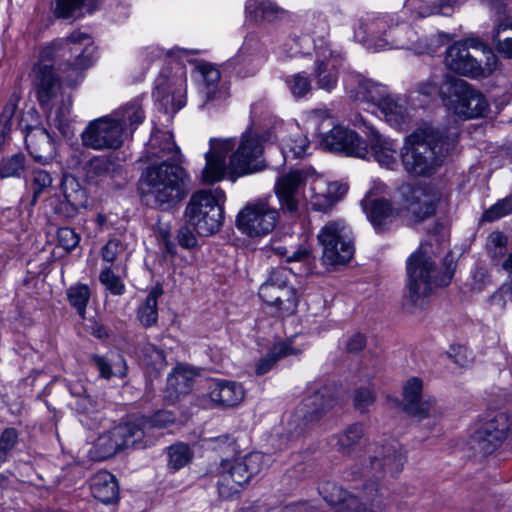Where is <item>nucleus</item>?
Instances as JSON below:
<instances>
[{
	"mask_svg": "<svg viewBox=\"0 0 512 512\" xmlns=\"http://www.w3.org/2000/svg\"><path fill=\"white\" fill-rule=\"evenodd\" d=\"M265 460L264 454L254 452L233 462H222L218 481L219 495L229 498L237 494L254 475L262 471Z\"/></svg>",
	"mask_w": 512,
	"mask_h": 512,
	"instance_id": "13",
	"label": "nucleus"
},
{
	"mask_svg": "<svg viewBox=\"0 0 512 512\" xmlns=\"http://www.w3.org/2000/svg\"><path fill=\"white\" fill-rule=\"evenodd\" d=\"M143 437L144 432L138 425L130 422L122 423L96 439L90 450V456L96 461L105 460L121 449L135 447Z\"/></svg>",
	"mask_w": 512,
	"mask_h": 512,
	"instance_id": "15",
	"label": "nucleus"
},
{
	"mask_svg": "<svg viewBox=\"0 0 512 512\" xmlns=\"http://www.w3.org/2000/svg\"><path fill=\"white\" fill-rule=\"evenodd\" d=\"M124 250V246L118 239H112L102 249V258L108 263H113Z\"/></svg>",
	"mask_w": 512,
	"mask_h": 512,
	"instance_id": "58",
	"label": "nucleus"
},
{
	"mask_svg": "<svg viewBox=\"0 0 512 512\" xmlns=\"http://www.w3.org/2000/svg\"><path fill=\"white\" fill-rule=\"evenodd\" d=\"M467 0H406L405 6L419 17L442 13L446 8H454Z\"/></svg>",
	"mask_w": 512,
	"mask_h": 512,
	"instance_id": "33",
	"label": "nucleus"
},
{
	"mask_svg": "<svg viewBox=\"0 0 512 512\" xmlns=\"http://www.w3.org/2000/svg\"><path fill=\"white\" fill-rule=\"evenodd\" d=\"M145 181L148 203L161 209L173 207L190 191V177L178 164L162 162L150 166L145 173Z\"/></svg>",
	"mask_w": 512,
	"mask_h": 512,
	"instance_id": "5",
	"label": "nucleus"
},
{
	"mask_svg": "<svg viewBox=\"0 0 512 512\" xmlns=\"http://www.w3.org/2000/svg\"><path fill=\"white\" fill-rule=\"evenodd\" d=\"M447 67L470 78H486L497 67V56L476 39L456 42L446 51Z\"/></svg>",
	"mask_w": 512,
	"mask_h": 512,
	"instance_id": "8",
	"label": "nucleus"
},
{
	"mask_svg": "<svg viewBox=\"0 0 512 512\" xmlns=\"http://www.w3.org/2000/svg\"><path fill=\"white\" fill-rule=\"evenodd\" d=\"M299 353V350L293 348L288 342L275 344L270 352L262 358L256 365V373L263 375L271 370L273 365L282 357Z\"/></svg>",
	"mask_w": 512,
	"mask_h": 512,
	"instance_id": "35",
	"label": "nucleus"
},
{
	"mask_svg": "<svg viewBox=\"0 0 512 512\" xmlns=\"http://www.w3.org/2000/svg\"><path fill=\"white\" fill-rule=\"evenodd\" d=\"M291 277V272L285 267L273 269L258 290L265 305L282 318L294 315L299 304L300 296Z\"/></svg>",
	"mask_w": 512,
	"mask_h": 512,
	"instance_id": "10",
	"label": "nucleus"
},
{
	"mask_svg": "<svg viewBox=\"0 0 512 512\" xmlns=\"http://www.w3.org/2000/svg\"><path fill=\"white\" fill-rule=\"evenodd\" d=\"M365 130L363 131L369 142L370 149L368 156H372L381 166L394 170L398 166V153L396 144L393 140L384 138L380 133L366 122H363Z\"/></svg>",
	"mask_w": 512,
	"mask_h": 512,
	"instance_id": "25",
	"label": "nucleus"
},
{
	"mask_svg": "<svg viewBox=\"0 0 512 512\" xmlns=\"http://www.w3.org/2000/svg\"><path fill=\"white\" fill-rule=\"evenodd\" d=\"M197 71L201 76L199 108L206 111L222 106L229 98V88L221 81L220 71L210 63H200Z\"/></svg>",
	"mask_w": 512,
	"mask_h": 512,
	"instance_id": "20",
	"label": "nucleus"
},
{
	"mask_svg": "<svg viewBox=\"0 0 512 512\" xmlns=\"http://www.w3.org/2000/svg\"><path fill=\"white\" fill-rule=\"evenodd\" d=\"M323 493H325L324 499L330 505L337 506V512H377L381 510V502L376 499L378 489L374 485L364 488L362 502L335 484L324 486Z\"/></svg>",
	"mask_w": 512,
	"mask_h": 512,
	"instance_id": "18",
	"label": "nucleus"
},
{
	"mask_svg": "<svg viewBox=\"0 0 512 512\" xmlns=\"http://www.w3.org/2000/svg\"><path fill=\"white\" fill-rule=\"evenodd\" d=\"M225 200V193L219 188L195 192L185 209L187 222L199 235L216 233L223 223Z\"/></svg>",
	"mask_w": 512,
	"mask_h": 512,
	"instance_id": "9",
	"label": "nucleus"
},
{
	"mask_svg": "<svg viewBox=\"0 0 512 512\" xmlns=\"http://www.w3.org/2000/svg\"><path fill=\"white\" fill-rule=\"evenodd\" d=\"M91 493L94 498L104 504L118 500L119 488L114 475L107 471H99L91 479Z\"/></svg>",
	"mask_w": 512,
	"mask_h": 512,
	"instance_id": "30",
	"label": "nucleus"
},
{
	"mask_svg": "<svg viewBox=\"0 0 512 512\" xmlns=\"http://www.w3.org/2000/svg\"><path fill=\"white\" fill-rule=\"evenodd\" d=\"M211 402L222 407H235L245 398V389L241 383L231 380H213L207 393Z\"/></svg>",
	"mask_w": 512,
	"mask_h": 512,
	"instance_id": "27",
	"label": "nucleus"
},
{
	"mask_svg": "<svg viewBox=\"0 0 512 512\" xmlns=\"http://www.w3.org/2000/svg\"><path fill=\"white\" fill-rule=\"evenodd\" d=\"M387 186L382 182H374L361 201L363 211L376 230H385L401 214L411 221L419 222L435 212L438 195L420 186L404 184L399 188L402 208L395 209L383 196Z\"/></svg>",
	"mask_w": 512,
	"mask_h": 512,
	"instance_id": "3",
	"label": "nucleus"
},
{
	"mask_svg": "<svg viewBox=\"0 0 512 512\" xmlns=\"http://www.w3.org/2000/svg\"><path fill=\"white\" fill-rule=\"evenodd\" d=\"M24 155L15 154L7 159H3L0 164V177H20L24 171Z\"/></svg>",
	"mask_w": 512,
	"mask_h": 512,
	"instance_id": "46",
	"label": "nucleus"
},
{
	"mask_svg": "<svg viewBox=\"0 0 512 512\" xmlns=\"http://www.w3.org/2000/svg\"><path fill=\"white\" fill-rule=\"evenodd\" d=\"M316 29H308L312 35L320 34L317 39L311 38L307 35L303 37L294 38L293 46L290 53L291 57L307 54L305 51L309 47L311 41L314 43L316 54L313 76L316 80V85L319 89L326 92L333 91L338 83L340 55L332 50L329 44L325 41L327 34V24L324 20H317Z\"/></svg>",
	"mask_w": 512,
	"mask_h": 512,
	"instance_id": "6",
	"label": "nucleus"
},
{
	"mask_svg": "<svg viewBox=\"0 0 512 512\" xmlns=\"http://www.w3.org/2000/svg\"><path fill=\"white\" fill-rule=\"evenodd\" d=\"M494 43L496 46V49L504 54L505 56L512 58V37H508L505 39H500L497 36L494 37Z\"/></svg>",
	"mask_w": 512,
	"mask_h": 512,
	"instance_id": "64",
	"label": "nucleus"
},
{
	"mask_svg": "<svg viewBox=\"0 0 512 512\" xmlns=\"http://www.w3.org/2000/svg\"><path fill=\"white\" fill-rule=\"evenodd\" d=\"M115 168V162L111 158L97 156L86 164V177L91 181H97L110 176L115 171Z\"/></svg>",
	"mask_w": 512,
	"mask_h": 512,
	"instance_id": "38",
	"label": "nucleus"
},
{
	"mask_svg": "<svg viewBox=\"0 0 512 512\" xmlns=\"http://www.w3.org/2000/svg\"><path fill=\"white\" fill-rule=\"evenodd\" d=\"M210 149L205 153V166L201 172L202 182L213 184L226 174L230 179L253 174L264 168L260 159L264 147L257 133L247 130L236 140L210 139Z\"/></svg>",
	"mask_w": 512,
	"mask_h": 512,
	"instance_id": "2",
	"label": "nucleus"
},
{
	"mask_svg": "<svg viewBox=\"0 0 512 512\" xmlns=\"http://www.w3.org/2000/svg\"><path fill=\"white\" fill-rule=\"evenodd\" d=\"M407 294L403 306L411 314L421 310L432 289L437 286H447L453 276L452 271L440 273L431 258L427 255L426 246L413 253L407 260Z\"/></svg>",
	"mask_w": 512,
	"mask_h": 512,
	"instance_id": "4",
	"label": "nucleus"
},
{
	"mask_svg": "<svg viewBox=\"0 0 512 512\" xmlns=\"http://www.w3.org/2000/svg\"><path fill=\"white\" fill-rule=\"evenodd\" d=\"M364 436L363 426L359 423L349 425L336 436V447L342 454H350Z\"/></svg>",
	"mask_w": 512,
	"mask_h": 512,
	"instance_id": "37",
	"label": "nucleus"
},
{
	"mask_svg": "<svg viewBox=\"0 0 512 512\" xmlns=\"http://www.w3.org/2000/svg\"><path fill=\"white\" fill-rule=\"evenodd\" d=\"M438 130L426 127L409 136L401 153L405 170L412 175H427L434 171L447 150Z\"/></svg>",
	"mask_w": 512,
	"mask_h": 512,
	"instance_id": "7",
	"label": "nucleus"
},
{
	"mask_svg": "<svg viewBox=\"0 0 512 512\" xmlns=\"http://www.w3.org/2000/svg\"><path fill=\"white\" fill-rule=\"evenodd\" d=\"M307 177L308 172L294 170L278 178L275 184V193L283 211L293 213L298 210L302 189Z\"/></svg>",
	"mask_w": 512,
	"mask_h": 512,
	"instance_id": "24",
	"label": "nucleus"
},
{
	"mask_svg": "<svg viewBox=\"0 0 512 512\" xmlns=\"http://www.w3.org/2000/svg\"><path fill=\"white\" fill-rule=\"evenodd\" d=\"M357 99L367 100L376 105L387 123L395 128H402L410 113L406 99L388 93L386 87L366 80L359 83Z\"/></svg>",
	"mask_w": 512,
	"mask_h": 512,
	"instance_id": "14",
	"label": "nucleus"
},
{
	"mask_svg": "<svg viewBox=\"0 0 512 512\" xmlns=\"http://www.w3.org/2000/svg\"><path fill=\"white\" fill-rule=\"evenodd\" d=\"M423 382L417 377H413L407 381L404 386L403 394L405 400L406 412L418 419L437 420L443 414L441 407L432 397H422Z\"/></svg>",
	"mask_w": 512,
	"mask_h": 512,
	"instance_id": "21",
	"label": "nucleus"
},
{
	"mask_svg": "<svg viewBox=\"0 0 512 512\" xmlns=\"http://www.w3.org/2000/svg\"><path fill=\"white\" fill-rule=\"evenodd\" d=\"M144 361L147 365L161 370L166 365L164 352L153 344H147L143 348Z\"/></svg>",
	"mask_w": 512,
	"mask_h": 512,
	"instance_id": "50",
	"label": "nucleus"
},
{
	"mask_svg": "<svg viewBox=\"0 0 512 512\" xmlns=\"http://www.w3.org/2000/svg\"><path fill=\"white\" fill-rule=\"evenodd\" d=\"M448 356L460 367H468L472 361V353L463 345H452L448 350Z\"/></svg>",
	"mask_w": 512,
	"mask_h": 512,
	"instance_id": "56",
	"label": "nucleus"
},
{
	"mask_svg": "<svg viewBox=\"0 0 512 512\" xmlns=\"http://www.w3.org/2000/svg\"><path fill=\"white\" fill-rule=\"evenodd\" d=\"M447 77H453L452 75H446L443 80L440 81L439 77L433 75L430 80L422 83L419 86V92L424 95H433L438 93L440 95V88L445 84Z\"/></svg>",
	"mask_w": 512,
	"mask_h": 512,
	"instance_id": "60",
	"label": "nucleus"
},
{
	"mask_svg": "<svg viewBox=\"0 0 512 512\" xmlns=\"http://www.w3.org/2000/svg\"><path fill=\"white\" fill-rule=\"evenodd\" d=\"M158 139L163 141V147L161 149L164 154H179V148L174 143L173 136L170 132H160L155 134L151 139L152 145H156Z\"/></svg>",
	"mask_w": 512,
	"mask_h": 512,
	"instance_id": "59",
	"label": "nucleus"
},
{
	"mask_svg": "<svg viewBox=\"0 0 512 512\" xmlns=\"http://www.w3.org/2000/svg\"><path fill=\"white\" fill-rule=\"evenodd\" d=\"M336 405L335 391L331 386H321L309 394L297 409L293 434L299 435L309 423H315L324 417Z\"/></svg>",
	"mask_w": 512,
	"mask_h": 512,
	"instance_id": "17",
	"label": "nucleus"
},
{
	"mask_svg": "<svg viewBox=\"0 0 512 512\" xmlns=\"http://www.w3.org/2000/svg\"><path fill=\"white\" fill-rule=\"evenodd\" d=\"M197 373L190 367L178 365L167 377L166 399L174 403L180 396L187 395L191 389Z\"/></svg>",
	"mask_w": 512,
	"mask_h": 512,
	"instance_id": "28",
	"label": "nucleus"
},
{
	"mask_svg": "<svg viewBox=\"0 0 512 512\" xmlns=\"http://www.w3.org/2000/svg\"><path fill=\"white\" fill-rule=\"evenodd\" d=\"M322 144L330 151L343 152L348 156L366 158L369 148L359 135L342 126L333 127L322 138Z\"/></svg>",
	"mask_w": 512,
	"mask_h": 512,
	"instance_id": "22",
	"label": "nucleus"
},
{
	"mask_svg": "<svg viewBox=\"0 0 512 512\" xmlns=\"http://www.w3.org/2000/svg\"><path fill=\"white\" fill-rule=\"evenodd\" d=\"M52 184L51 175L45 170H34L33 171V199L32 204H35L38 200L39 195L44 190L50 188Z\"/></svg>",
	"mask_w": 512,
	"mask_h": 512,
	"instance_id": "51",
	"label": "nucleus"
},
{
	"mask_svg": "<svg viewBox=\"0 0 512 512\" xmlns=\"http://www.w3.org/2000/svg\"><path fill=\"white\" fill-rule=\"evenodd\" d=\"M375 395L371 388L362 387L356 389L353 394V406L361 414L367 412L374 404Z\"/></svg>",
	"mask_w": 512,
	"mask_h": 512,
	"instance_id": "49",
	"label": "nucleus"
},
{
	"mask_svg": "<svg viewBox=\"0 0 512 512\" xmlns=\"http://www.w3.org/2000/svg\"><path fill=\"white\" fill-rule=\"evenodd\" d=\"M286 84L295 98L305 97L312 90L311 80L304 73H295L288 76Z\"/></svg>",
	"mask_w": 512,
	"mask_h": 512,
	"instance_id": "44",
	"label": "nucleus"
},
{
	"mask_svg": "<svg viewBox=\"0 0 512 512\" xmlns=\"http://www.w3.org/2000/svg\"><path fill=\"white\" fill-rule=\"evenodd\" d=\"M309 148V140L302 134H296L289 137L282 145V154L284 158L303 157Z\"/></svg>",
	"mask_w": 512,
	"mask_h": 512,
	"instance_id": "43",
	"label": "nucleus"
},
{
	"mask_svg": "<svg viewBox=\"0 0 512 512\" xmlns=\"http://www.w3.org/2000/svg\"><path fill=\"white\" fill-rule=\"evenodd\" d=\"M317 238L322 246V260L325 265H343L353 257V233L343 219L327 222L319 231Z\"/></svg>",
	"mask_w": 512,
	"mask_h": 512,
	"instance_id": "12",
	"label": "nucleus"
},
{
	"mask_svg": "<svg viewBox=\"0 0 512 512\" xmlns=\"http://www.w3.org/2000/svg\"><path fill=\"white\" fill-rule=\"evenodd\" d=\"M30 155L41 164L49 163L55 155V147L49 133L42 128L31 131L26 136Z\"/></svg>",
	"mask_w": 512,
	"mask_h": 512,
	"instance_id": "29",
	"label": "nucleus"
},
{
	"mask_svg": "<svg viewBox=\"0 0 512 512\" xmlns=\"http://www.w3.org/2000/svg\"><path fill=\"white\" fill-rule=\"evenodd\" d=\"M403 463L404 457L402 454L398 453L395 448L389 447L385 449V454L382 459H379L378 456L371 459L370 466L365 467L363 471V476L367 478H379L382 476L384 466L390 473H398Z\"/></svg>",
	"mask_w": 512,
	"mask_h": 512,
	"instance_id": "31",
	"label": "nucleus"
},
{
	"mask_svg": "<svg viewBox=\"0 0 512 512\" xmlns=\"http://www.w3.org/2000/svg\"><path fill=\"white\" fill-rule=\"evenodd\" d=\"M71 108V99L68 97L63 101V106L55 111V115L49 116L51 122L60 130L62 134H66L69 126V115Z\"/></svg>",
	"mask_w": 512,
	"mask_h": 512,
	"instance_id": "52",
	"label": "nucleus"
},
{
	"mask_svg": "<svg viewBox=\"0 0 512 512\" xmlns=\"http://www.w3.org/2000/svg\"><path fill=\"white\" fill-rule=\"evenodd\" d=\"M18 442V432L15 428H6L0 435V454L7 460L10 452Z\"/></svg>",
	"mask_w": 512,
	"mask_h": 512,
	"instance_id": "55",
	"label": "nucleus"
},
{
	"mask_svg": "<svg viewBox=\"0 0 512 512\" xmlns=\"http://www.w3.org/2000/svg\"><path fill=\"white\" fill-rule=\"evenodd\" d=\"M92 361L103 378L109 379L111 376L124 377L126 375V364L120 355L113 358L93 356Z\"/></svg>",
	"mask_w": 512,
	"mask_h": 512,
	"instance_id": "36",
	"label": "nucleus"
},
{
	"mask_svg": "<svg viewBox=\"0 0 512 512\" xmlns=\"http://www.w3.org/2000/svg\"><path fill=\"white\" fill-rule=\"evenodd\" d=\"M440 97L448 110L463 118L482 117L489 110L484 95L456 77H447L440 88Z\"/></svg>",
	"mask_w": 512,
	"mask_h": 512,
	"instance_id": "11",
	"label": "nucleus"
},
{
	"mask_svg": "<svg viewBox=\"0 0 512 512\" xmlns=\"http://www.w3.org/2000/svg\"><path fill=\"white\" fill-rule=\"evenodd\" d=\"M85 147L94 150L117 149L124 141V128L112 116L95 119L81 133Z\"/></svg>",
	"mask_w": 512,
	"mask_h": 512,
	"instance_id": "16",
	"label": "nucleus"
},
{
	"mask_svg": "<svg viewBox=\"0 0 512 512\" xmlns=\"http://www.w3.org/2000/svg\"><path fill=\"white\" fill-rule=\"evenodd\" d=\"M112 117L119 121L124 129L129 125L133 131L135 126L142 123L144 114L141 105L138 102H132L122 107Z\"/></svg>",
	"mask_w": 512,
	"mask_h": 512,
	"instance_id": "39",
	"label": "nucleus"
},
{
	"mask_svg": "<svg viewBox=\"0 0 512 512\" xmlns=\"http://www.w3.org/2000/svg\"><path fill=\"white\" fill-rule=\"evenodd\" d=\"M174 417L168 411H159L155 413L152 417L148 419H144L141 424L138 426L143 430L144 434L148 428L156 427V428H164L168 424L173 423ZM137 425V423H135Z\"/></svg>",
	"mask_w": 512,
	"mask_h": 512,
	"instance_id": "53",
	"label": "nucleus"
},
{
	"mask_svg": "<svg viewBox=\"0 0 512 512\" xmlns=\"http://www.w3.org/2000/svg\"><path fill=\"white\" fill-rule=\"evenodd\" d=\"M366 345V339L364 335L362 334H355L353 335L346 344L347 351L349 352H359L361 351Z\"/></svg>",
	"mask_w": 512,
	"mask_h": 512,
	"instance_id": "63",
	"label": "nucleus"
},
{
	"mask_svg": "<svg viewBox=\"0 0 512 512\" xmlns=\"http://www.w3.org/2000/svg\"><path fill=\"white\" fill-rule=\"evenodd\" d=\"M70 185L72 188L73 186H75L77 189L73 190L72 192H68L67 185L65 186L64 196L67 202L70 203L72 207L75 209L85 207L87 204L85 191L78 188L79 185L75 181H72Z\"/></svg>",
	"mask_w": 512,
	"mask_h": 512,
	"instance_id": "57",
	"label": "nucleus"
},
{
	"mask_svg": "<svg viewBox=\"0 0 512 512\" xmlns=\"http://www.w3.org/2000/svg\"><path fill=\"white\" fill-rule=\"evenodd\" d=\"M510 426L509 418L506 414H496L474 435V448L483 455L491 454L505 440Z\"/></svg>",
	"mask_w": 512,
	"mask_h": 512,
	"instance_id": "23",
	"label": "nucleus"
},
{
	"mask_svg": "<svg viewBox=\"0 0 512 512\" xmlns=\"http://www.w3.org/2000/svg\"><path fill=\"white\" fill-rule=\"evenodd\" d=\"M86 0H56L55 16L67 19L82 15Z\"/></svg>",
	"mask_w": 512,
	"mask_h": 512,
	"instance_id": "45",
	"label": "nucleus"
},
{
	"mask_svg": "<svg viewBox=\"0 0 512 512\" xmlns=\"http://www.w3.org/2000/svg\"><path fill=\"white\" fill-rule=\"evenodd\" d=\"M94 53L95 47L90 36L79 31L71 33L67 38L56 39L42 50L33 73L38 101L43 108L50 109L60 90V80L51 61L59 58L66 62L71 75L65 80L72 85L77 82L80 71L92 64Z\"/></svg>",
	"mask_w": 512,
	"mask_h": 512,
	"instance_id": "1",
	"label": "nucleus"
},
{
	"mask_svg": "<svg viewBox=\"0 0 512 512\" xmlns=\"http://www.w3.org/2000/svg\"><path fill=\"white\" fill-rule=\"evenodd\" d=\"M67 298L72 307L84 318L86 307L90 299L89 287L85 284H76L67 291Z\"/></svg>",
	"mask_w": 512,
	"mask_h": 512,
	"instance_id": "41",
	"label": "nucleus"
},
{
	"mask_svg": "<svg viewBox=\"0 0 512 512\" xmlns=\"http://www.w3.org/2000/svg\"><path fill=\"white\" fill-rule=\"evenodd\" d=\"M311 204L315 210L326 211L334 206L347 192V186L339 182L316 179L311 186Z\"/></svg>",
	"mask_w": 512,
	"mask_h": 512,
	"instance_id": "26",
	"label": "nucleus"
},
{
	"mask_svg": "<svg viewBox=\"0 0 512 512\" xmlns=\"http://www.w3.org/2000/svg\"><path fill=\"white\" fill-rule=\"evenodd\" d=\"M193 457L189 446L183 443L174 444L168 449V466L177 471L187 465Z\"/></svg>",
	"mask_w": 512,
	"mask_h": 512,
	"instance_id": "42",
	"label": "nucleus"
},
{
	"mask_svg": "<svg viewBox=\"0 0 512 512\" xmlns=\"http://www.w3.org/2000/svg\"><path fill=\"white\" fill-rule=\"evenodd\" d=\"M103 286L113 295H122L125 292V285L110 268H105L99 275Z\"/></svg>",
	"mask_w": 512,
	"mask_h": 512,
	"instance_id": "48",
	"label": "nucleus"
},
{
	"mask_svg": "<svg viewBox=\"0 0 512 512\" xmlns=\"http://www.w3.org/2000/svg\"><path fill=\"white\" fill-rule=\"evenodd\" d=\"M177 240L179 245L186 249L197 245V239L189 226H183L178 230Z\"/></svg>",
	"mask_w": 512,
	"mask_h": 512,
	"instance_id": "62",
	"label": "nucleus"
},
{
	"mask_svg": "<svg viewBox=\"0 0 512 512\" xmlns=\"http://www.w3.org/2000/svg\"><path fill=\"white\" fill-rule=\"evenodd\" d=\"M512 213V195L499 200L483 214V220L493 222Z\"/></svg>",
	"mask_w": 512,
	"mask_h": 512,
	"instance_id": "47",
	"label": "nucleus"
},
{
	"mask_svg": "<svg viewBox=\"0 0 512 512\" xmlns=\"http://www.w3.org/2000/svg\"><path fill=\"white\" fill-rule=\"evenodd\" d=\"M20 95L16 92L11 94L6 105L0 114V145L4 143L7 135L11 131L12 118L18 107Z\"/></svg>",
	"mask_w": 512,
	"mask_h": 512,
	"instance_id": "40",
	"label": "nucleus"
},
{
	"mask_svg": "<svg viewBox=\"0 0 512 512\" xmlns=\"http://www.w3.org/2000/svg\"><path fill=\"white\" fill-rule=\"evenodd\" d=\"M163 294L161 286L157 285L151 289L146 299L140 304L137 310V318L144 327H151L158 320V299Z\"/></svg>",
	"mask_w": 512,
	"mask_h": 512,
	"instance_id": "34",
	"label": "nucleus"
},
{
	"mask_svg": "<svg viewBox=\"0 0 512 512\" xmlns=\"http://www.w3.org/2000/svg\"><path fill=\"white\" fill-rule=\"evenodd\" d=\"M57 241L66 251L76 248L80 242V235L70 227H62L57 231Z\"/></svg>",
	"mask_w": 512,
	"mask_h": 512,
	"instance_id": "54",
	"label": "nucleus"
},
{
	"mask_svg": "<svg viewBox=\"0 0 512 512\" xmlns=\"http://www.w3.org/2000/svg\"><path fill=\"white\" fill-rule=\"evenodd\" d=\"M278 211L266 201H257L245 206L238 214L237 227L245 234L262 236L270 233L278 222Z\"/></svg>",
	"mask_w": 512,
	"mask_h": 512,
	"instance_id": "19",
	"label": "nucleus"
},
{
	"mask_svg": "<svg viewBox=\"0 0 512 512\" xmlns=\"http://www.w3.org/2000/svg\"><path fill=\"white\" fill-rule=\"evenodd\" d=\"M246 14L255 21L273 23L286 15V11L272 0H247Z\"/></svg>",
	"mask_w": 512,
	"mask_h": 512,
	"instance_id": "32",
	"label": "nucleus"
},
{
	"mask_svg": "<svg viewBox=\"0 0 512 512\" xmlns=\"http://www.w3.org/2000/svg\"><path fill=\"white\" fill-rule=\"evenodd\" d=\"M273 249L277 254L285 256L289 262L302 261L307 259L310 255V251L307 248H299L297 250L292 251L291 253H289L287 248L282 246H277Z\"/></svg>",
	"mask_w": 512,
	"mask_h": 512,
	"instance_id": "61",
	"label": "nucleus"
}]
</instances>
